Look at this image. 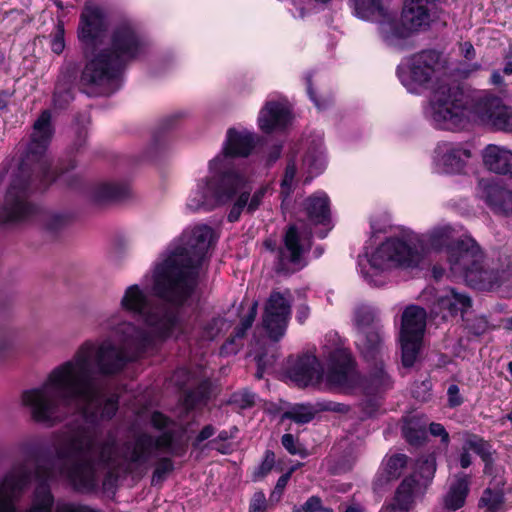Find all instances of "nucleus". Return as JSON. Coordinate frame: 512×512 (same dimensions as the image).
Listing matches in <instances>:
<instances>
[{
	"mask_svg": "<svg viewBox=\"0 0 512 512\" xmlns=\"http://www.w3.org/2000/svg\"><path fill=\"white\" fill-rule=\"evenodd\" d=\"M98 430L94 426L69 424L53 434L55 457L49 467L38 465L37 475L43 479L65 477L78 489H92L97 484L100 468L111 477L122 473L146 470L155 458L169 451L172 435L164 432L157 439L138 435L122 448L109 435L97 444Z\"/></svg>",
	"mask_w": 512,
	"mask_h": 512,
	"instance_id": "nucleus-1",
	"label": "nucleus"
},
{
	"mask_svg": "<svg viewBox=\"0 0 512 512\" xmlns=\"http://www.w3.org/2000/svg\"><path fill=\"white\" fill-rule=\"evenodd\" d=\"M120 308L132 316H138L143 327L123 320L119 313L109 316L103 323L112 337L84 342L70 362L62 366L65 372L79 371L92 356L97 369L104 374L124 370L127 364L158 342L181 330L178 309L170 304H154L150 295L139 285L128 286L120 299Z\"/></svg>",
	"mask_w": 512,
	"mask_h": 512,
	"instance_id": "nucleus-2",
	"label": "nucleus"
},
{
	"mask_svg": "<svg viewBox=\"0 0 512 512\" xmlns=\"http://www.w3.org/2000/svg\"><path fill=\"white\" fill-rule=\"evenodd\" d=\"M69 362L54 367L40 385L22 393L21 403L30 418L47 427L64 422L74 410L92 423L111 419L118 410V400L114 396L103 399L97 376L112 377L123 370L113 374L101 373L91 356L80 372H65L62 366Z\"/></svg>",
	"mask_w": 512,
	"mask_h": 512,
	"instance_id": "nucleus-3",
	"label": "nucleus"
},
{
	"mask_svg": "<svg viewBox=\"0 0 512 512\" xmlns=\"http://www.w3.org/2000/svg\"><path fill=\"white\" fill-rule=\"evenodd\" d=\"M215 240L214 231L207 225L186 230L178 246L157 266L154 292L170 302L183 303L194 291L202 264Z\"/></svg>",
	"mask_w": 512,
	"mask_h": 512,
	"instance_id": "nucleus-4",
	"label": "nucleus"
},
{
	"mask_svg": "<svg viewBox=\"0 0 512 512\" xmlns=\"http://www.w3.org/2000/svg\"><path fill=\"white\" fill-rule=\"evenodd\" d=\"M253 147L251 133L229 129L223 152L210 161L209 169L213 175L197 183L189 195L187 207L192 211H210L230 202L247 183L246 175L232 166L231 158L248 156Z\"/></svg>",
	"mask_w": 512,
	"mask_h": 512,
	"instance_id": "nucleus-5",
	"label": "nucleus"
},
{
	"mask_svg": "<svg viewBox=\"0 0 512 512\" xmlns=\"http://www.w3.org/2000/svg\"><path fill=\"white\" fill-rule=\"evenodd\" d=\"M447 261L451 272L470 287L492 290L500 284L499 271L486 267L484 251L470 236H464L448 247Z\"/></svg>",
	"mask_w": 512,
	"mask_h": 512,
	"instance_id": "nucleus-6",
	"label": "nucleus"
},
{
	"mask_svg": "<svg viewBox=\"0 0 512 512\" xmlns=\"http://www.w3.org/2000/svg\"><path fill=\"white\" fill-rule=\"evenodd\" d=\"M432 118L438 127L455 130L474 118L473 103L458 85L442 83L431 96Z\"/></svg>",
	"mask_w": 512,
	"mask_h": 512,
	"instance_id": "nucleus-7",
	"label": "nucleus"
},
{
	"mask_svg": "<svg viewBox=\"0 0 512 512\" xmlns=\"http://www.w3.org/2000/svg\"><path fill=\"white\" fill-rule=\"evenodd\" d=\"M437 0H406L400 21L385 20L379 29L390 45L410 37L413 33L427 29L436 15Z\"/></svg>",
	"mask_w": 512,
	"mask_h": 512,
	"instance_id": "nucleus-8",
	"label": "nucleus"
},
{
	"mask_svg": "<svg viewBox=\"0 0 512 512\" xmlns=\"http://www.w3.org/2000/svg\"><path fill=\"white\" fill-rule=\"evenodd\" d=\"M52 136L51 114L45 110L33 125L31 140L20 164L22 174L32 172L40 176L45 184H49L55 179L54 173L50 171L52 162L46 155Z\"/></svg>",
	"mask_w": 512,
	"mask_h": 512,
	"instance_id": "nucleus-9",
	"label": "nucleus"
},
{
	"mask_svg": "<svg viewBox=\"0 0 512 512\" xmlns=\"http://www.w3.org/2000/svg\"><path fill=\"white\" fill-rule=\"evenodd\" d=\"M87 58L80 77L85 92L89 95L114 92L118 88L116 82L124 65L104 49H95Z\"/></svg>",
	"mask_w": 512,
	"mask_h": 512,
	"instance_id": "nucleus-10",
	"label": "nucleus"
},
{
	"mask_svg": "<svg viewBox=\"0 0 512 512\" xmlns=\"http://www.w3.org/2000/svg\"><path fill=\"white\" fill-rule=\"evenodd\" d=\"M421 259L422 253L411 243L400 238H389L367 257L369 269L364 274L372 280L374 275L394 268L416 267Z\"/></svg>",
	"mask_w": 512,
	"mask_h": 512,
	"instance_id": "nucleus-11",
	"label": "nucleus"
},
{
	"mask_svg": "<svg viewBox=\"0 0 512 512\" xmlns=\"http://www.w3.org/2000/svg\"><path fill=\"white\" fill-rule=\"evenodd\" d=\"M447 68V59L436 50H423L409 58L406 68L398 70L402 84L412 93L427 88Z\"/></svg>",
	"mask_w": 512,
	"mask_h": 512,
	"instance_id": "nucleus-12",
	"label": "nucleus"
},
{
	"mask_svg": "<svg viewBox=\"0 0 512 512\" xmlns=\"http://www.w3.org/2000/svg\"><path fill=\"white\" fill-rule=\"evenodd\" d=\"M324 349L327 358L326 385L343 391L357 387L361 379L349 351L338 343L334 347L325 345Z\"/></svg>",
	"mask_w": 512,
	"mask_h": 512,
	"instance_id": "nucleus-13",
	"label": "nucleus"
},
{
	"mask_svg": "<svg viewBox=\"0 0 512 512\" xmlns=\"http://www.w3.org/2000/svg\"><path fill=\"white\" fill-rule=\"evenodd\" d=\"M292 294L289 290L272 291L264 304L262 327L268 337L278 342L286 333L291 316Z\"/></svg>",
	"mask_w": 512,
	"mask_h": 512,
	"instance_id": "nucleus-14",
	"label": "nucleus"
},
{
	"mask_svg": "<svg viewBox=\"0 0 512 512\" xmlns=\"http://www.w3.org/2000/svg\"><path fill=\"white\" fill-rule=\"evenodd\" d=\"M474 118L491 128L512 133V107L490 93H484L474 99Z\"/></svg>",
	"mask_w": 512,
	"mask_h": 512,
	"instance_id": "nucleus-15",
	"label": "nucleus"
},
{
	"mask_svg": "<svg viewBox=\"0 0 512 512\" xmlns=\"http://www.w3.org/2000/svg\"><path fill=\"white\" fill-rule=\"evenodd\" d=\"M28 183L21 178H15L4 199L2 219L4 221H22L34 212V206L28 202Z\"/></svg>",
	"mask_w": 512,
	"mask_h": 512,
	"instance_id": "nucleus-16",
	"label": "nucleus"
},
{
	"mask_svg": "<svg viewBox=\"0 0 512 512\" xmlns=\"http://www.w3.org/2000/svg\"><path fill=\"white\" fill-rule=\"evenodd\" d=\"M106 50L125 65L143 51V43L129 23H121L114 28L111 36V47Z\"/></svg>",
	"mask_w": 512,
	"mask_h": 512,
	"instance_id": "nucleus-17",
	"label": "nucleus"
},
{
	"mask_svg": "<svg viewBox=\"0 0 512 512\" xmlns=\"http://www.w3.org/2000/svg\"><path fill=\"white\" fill-rule=\"evenodd\" d=\"M105 14L98 5L87 2L81 13L79 39L87 46H96L106 30Z\"/></svg>",
	"mask_w": 512,
	"mask_h": 512,
	"instance_id": "nucleus-18",
	"label": "nucleus"
},
{
	"mask_svg": "<svg viewBox=\"0 0 512 512\" xmlns=\"http://www.w3.org/2000/svg\"><path fill=\"white\" fill-rule=\"evenodd\" d=\"M482 198L499 215L512 217V191L489 179L479 181Z\"/></svg>",
	"mask_w": 512,
	"mask_h": 512,
	"instance_id": "nucleus-19",
	"label": "nucleus"
},
{
	"mask_svg": "<svg viewBox=\"0 0 512 512\" xmlns=\"http://www.w3.org/2000/svg\"><path fill=\"white\" fill-rule=\"evenodd\" d=\"M289 375L299 386H318L323 379V370L315 355L305 354L290 368Z\"/></svg>",
	"mask_w": 512,
	"mask_h": 512,
	"instance_id": "nucleus-20",
	"label": "nucleus"
},
{
	"mask_svg": "<svg viewBox=\"0 0 512 512\" xmlns=\"http://www.w3.org/2000/svg\"><path fill=\"white\" fill-rule=\"evenodd\" d=\"M248 183L249 181L247 180L245 187L239 189L232 197L233 199L236 194L239 193L228 213L227 219L229 222L238 221L244 210L249 214L254 213L260 207L264 197L269 192V186L265 185L254 191L253 195L251 196L247 190Z\"/></svg>",
	"mask_w": 512,
	"mask_h": 512,
	"instance_id": "nucleus-21",
	"label": "nucleus"
},
{
	"mask_svg": "<svg viewBox=\"0 0 512 512\" xmlns=\"http://www.w3.org/2000/svg\"><path fill=\"white\" fill-rule=\"evenodd\" d=\"M289 120L290 111L287 105L276 101L267 102L258 118L260 128L267 133L285 127Z\"/></svg>",
	"mask_w": 512,
	"mask_h": 512,
	"instance_id": "nucleus-22",
	"label": "nucleus"
},
{
	"mask_svg": "<svg viewBox=\"0 0 512 512\" xmlns=\"http://www.w3.org/2000/svg\"><path fill=\"white\" fill-rule=\"evenodd\" d=\"M482 156L483 163L488 170L512 176V150L504 146L489 144L484 148Z\"/></svg>",
	"mask_w": 512,
	"mask_h": 512,
	"instance_id": "nucleus-23",
	"label": "nucleus"
},
{
	"mask_svg": "<svg viewBox=\"0 0 512 512\" xmlns=\"http://www.w3.org/2000/svg\"><path fill=\"white\" fill-rule=\"evenodd\" d=\"M472 305L469 295L459 292L455 288H448L440 295L435 303L434 310L436 313L446 312L448 315L454 316L458 313H465Z\"/></svg>",
	"mask_w": 512,
	"mask_h": 512,
	"instance_id": "nucleus-24",
	"label": "nucleus"
},
{
	"mask_svg": "<svg viewBox=\"0 0 512 512\" xmlns=\"http://www.w3.org/2000/svg\"><path fill=\"white\" fill-rule=\"evenodd\" d=\"M470 491V476L466 473L454 475L448 491L443 498L444 508L448 511H456L465 505Z\"/></svg>",
	"mask_w": 512,
	"mask_h": 512,
	"instance_id": "nucleus-25",
	"label": "nucleus"
},
{
	"mask_svg": "<svg viewBox=\"0 0 512 512\" xmlns=\"http://www.w3.org/2000/svg\"><path fill=\"white\" fill-rule=\"evenodd\" d=\"M439 162L446 173H461L471 157L469 149L460 145H444Z\"/></svg>",
	"mask_w": 512,
	"mask_h": 512,
	"instance_id": "nucleus-26",
	"label": "nucleus"
},
{
	"mask_svg": "<svg viewBox=\"0 0 512 512\" xmlns=\"http://www.w3.org/2000/svg\"><path fill=\"white\" fill-rule=\"evenodd\" d=\"M426 327V311L417 306L407 307L402 315L400 335L423 338Z\"/></svg>",
	"mask_w": 512,
	"mask_h": 512,
	"instance_id": "nucleus-27",
	"label": "nucleus"
},
{
	"mask_svg": "<svg viewBox=\"0 0 512 512\" xmlns=\"http://www.w3.org/2000/svg\"><path fill=\"white\" fill-rule=\"evenodd\" d=\"M423 492L424 489L421 487L420 481L415 479V475H409L398 486L393 502L390 504H395L402 511L409 512L414 504L415 497Z\"/></svg>",
	"mask_w": 512,
	"mask_h": 512,
	"instance_id": "nucleus-28",
	"label": "nucleus"
},
{
	"mask_svg": "<svg viewBox=\"0 0 512 512\" xmlns=\"http://www.w3.org/2000/svg\"><path fill=\"white\" fill-rule=\"evenodd\" d=\"M357 345L367 359H374L377 355H381L384 349L381 327L375 325L367 331H361Z\"/></svg>",
	"mask_w": 512,
	"mask_h": 512,
	"instance_id": "nucleus-29",
	"label": "nucleus"
},
{
	"mask_svg": "<svg viewBox=\"0 0 512 512\" xmlns=\"http://www.w3.org/2000/svg\"><path fill=\"white\" fill-rule=\"evenodd\" d=\"M409 458L405 454H394L384 459L382 473L377 479V483L382 484L398 479L408 465Z\"/></svg>",
	"mask_w": 512,
	"mask_h": 512,
	"instance_id": "nucleus-30",
	"label": "nucleus"
},
{
	"mask_svg": "<svg viewBox=\"0 0 512 512\" xmlns=\"http://www.w3.org/2000/svg\"><path fill=\"white\" fill-rule=\"evenodd\" d=\"M504 481L497 483V488H486L479 499L478 506L484 509V512H503L504 493L500 486H504Z\"/></svg>",
	"mask_w": 512,
	"mask_h": 512,
	"instance_id": "nucleus-31",
	"label": "nucleus"
},
{
	"mask_svg": "<svg viewBox=\"0 0 512 512\" xmlns=\"http://www.w3.org/2000/svg\"><path fill=\"white\" fill-rule=\"evenodd\" d=\"M453 234L454 229L449 225L436 227L426 235V244L434 250L445 249L448 255V247L455 243Z\"/></svg>",
	"mask_w": 512,
	"mask_h": 512,
	"instance_id": "nucleus-32",
	"label": "nucleus"
},
{
	"mask_svg": "<svg viewBox=\"0 0 512 512\" xmlns=\"http://www.w3.org/2000/svg\"><path fill=\"white\" fill-rule=\"evenodd\" d=\"M306 211L315 223H324L329 218V200L326 195H314L306 200Z\"/></svg>",
	"mask_w": 512,
	"mask_h": 512,
	"instance_id": "nucleus-33",
	"label": "nucleus"
},
{
	"mask_svg": "<svg viewBox=\"0 0 512 512\" xmlns=\"http://www.w3.org/2000/svg\"><path fill=\"white\" fill-rule=\"evenodd\" d=\"M285 251L281 252V260H288L291 263H298L302 253L299 244V237L295 226H290L285 235Z\"/></svg>",
	"mask_w": 512,
	"mask_h": 512,
	"instance_id": "nucleus-34",
	"label": "nucleus"
},
{
	"mask_svg": "<svg viewBox=\"0 0 512 512\" xmlns=\"http://www.w3.org/2000/svg\"><path fill=\"white\" fill-rule=\"evenodd\" d=\"M435 471V458L433 456H428L417 461L415 471L411 475H415V479L420 481L421 487L425 490L433 479Z\"/></svg>",
	"mask_w": 512,
	"mask_h": 512,
	"instance_id": "nucleus-35",
	"label": "nucleus"
},
{
	"mask_svg": "<svg viewBox=\"0 0 512 512\" xmlns=\"http://www.w3.org/2000/svg\"><path fill=\"white\" fill-rule=\"evenodd\" d=\"M422 338H413L400 335L402 363L405 367H412L416 362Z\"/></svg>",
	"mask_w": 512,
	"mask_h": 512,
	"instance_id": "nucleus-36",
	"label": "nucleus"
},
{
	"mask_svg": "<svg viewBox=\"0 0 512 512\" xmlns=\"http://www.w3.org/2000/svg\"><path fill=\"white\" fill-rule=\"evenodd\" d=\"M317 410L310 404H296L282 414V419H289L297 424H306L316 415Z\"/></svg>",
	"mask_w": 512,
	"mask_h": 512,
	"instance_id": "nucleus-37",
	"label": "nucleus"
},
{
	"mask_svg": "<svg viewBox=\"0 0 512 512\" xmlns=\"http://www.w3.org/2000/svg\"><path fill=\"white\" fill-rule=\"evenodd\" d=\"M125 194V187L117 183H101L94 187L93 198L101 202L111 199H117Z\"/></svg>",
	"mask_w": 512,
	"mask_h": 512,
	"instance_id": "nucleus-38",
	"label": "nucleus"
},
{
	"mask_svg": "<svg viewBox=\"0 0 512 512\" xmlns=\"http://www.w3.org/2000/svg\"><path fill=\"white\" fill-rule=\"evenodd\" d=\"M356 15L359 18L369 20L375 15H383L380 0H352Z\"/></svg>",
	"mask_w": 512,
	"mask_h": 512,
	"instance_id": "nucleus-39",
	"label": "nucleus"
},
{
	"mask_svg": "<svg viewBox=\"0 0 512 512\" xmlns=\"http://www.w3.org/2000/svg\"><path fill=\"white\" fill-rule=\"evenodd\" d=\"M70 223V217L63 213L49 212L43 215L42 225L45 230L56 233Z\"/></svg>",
	"mask_w": 512,
	"mask_h": 512,
	"instance_id": "nucleus-40",
	"label": "nucleus"
},
{
	"mask_svg": "<svg viewBox=\"0 0 512 512\" xmlns=\"http://www.w3.org/2000/svg\"><path fill=\"white\" fill-rule=\"evenodd\" d=\"M463 448H466V451L473 450L476 452L482 460H489V453L491 451V446L488 442L484 441L482 438L476 435H467Z\"/></svg>",
	"mask_w": 512,
	"mask_h": 512,
	"instance_id": "nucleus-41",
	"label": "nucleus"
},
{
	"mask_svg": "<svg viewBox=\"0 0 512 512\" xmlns=\"http://www.w3.org/2000/svg\"><path fill=\"white\" fill-rule=\"evenodd\" d=\"M354 322L359 329L364 331L370 326L378 325L376 323V314L374 310L368 306H358L355 310Z\"/></svg>",
	"mask_w": 512,
	"mask_h": 512,
	"instance_id": "nucleus-42",
	"label": "nucleus"
},
{
	"mask_svg": "<svg viewBox=\"0 0 512 512\" xmlns=\"http://www.w3.org/2000/svg\"><path fill=\"white\" fill-rule=\"evenodd\" d=\"M275 466V454L271 450L265 451L261 464L253 472V480L259 481L266 477Z\"/></svg>",
	"mask_w": 512,
	"mask_h": 512,
	"instance_id": "nucleus-43",
	"label": "nucleus"
},
{
	"mask_svg": "<svg viewBox=\"0 0 512 512\" xmlns=\"http://www.w3.org/2000/svg\"><path fill=\"white\" fill-rule=\"evenodd\" d=\"M258 303L254 302L246 315L241 319L240 325L235 328L234 339L244 337L246 331L251 328L257 316Z\"/></svg>",
	"mask_w": 512,
	"mask_h": 512,
	"instance_id": "nucleus-44",
	"label": "nucleus"
},
{
	"mask_svg": "<svg viewBox=\"0 0 512 512\" xmlns=\"http://www.w3.org/2000/svg\"><path fill=\"white\" fill-rule=\"evenodd\" d=\"M73 100V93L68 85H57L54 93V106L59 109L66 108Z\"/></svg>",
	"mask_w": 512,
	"mask_h": 512,
	"instance_id": "nucleus-45",
	"label": "nucleus"
},
{
	"mask_svg": "<svg viewBox=\"0 0 512 512\" xmlns=\"http://www.w3.org/2000/svg\"><path fill=\"white\" fill-rule=\"evenodd\" d=\"M207 395L203 390L190 391L185 395L184 406L186 410L196 409L206 404Z\"/></svg>",
	"mask_w": 512,
	"mask_h": 512,
	"instance_id": "nucleus-46",
	"label": "nucleus"
},
{
	"mask_svg": "<svg viewBox=\"0 0 512 512\" xmlns=\"http://www.w3.org/2000/svg\"><path fill=\"white\" fill-rule=\"evenodd\" d=\"M230 403L240 409L250 408L255 403V394L249 391H240L232 394Z\"/></svg>",
	"mask_w": 512,
	"mask_h": 512,
	"instance_id": "nucleus-47",
	"label": "nucleus"
},
{
	"mask_svg": "<svg viewBox=\"0 0 512 512\" xmlns=\"http://www.w3.org/2000/svg\"><path fill=\"white\" fill-rule=\"evenodd\" d=\"M296 175V166L293 162L288 163L284 177L281 182V193L285 196L292 192L293 182Z\"/></svg>",
	"mask_w": 512,
	"mask_h": 512,
	"instance_id": "nucleus-48",
	"label": "nucleus"
},
{
	"mask_svg": "<svg viewBox=\"0 0 512 512\" xmlns=\"http://www.w3.org/2000/svg\"><path fill=\"white\" fill-rule=\"evenodd\" d=\"M371 383L375 389L386 388L390 385V377L384 370L383 364L377 365L371 375Z\"/></svg>",
	"mask_w": 512,
	"mask_h": 512,
	"instance_id": "nucleus-49",
	"label": "nucleus"
},
{
	"mask_svg": "<svg viewBox=\"0 0 512 512\" xmlns=\"http://www.w3.org/2000/svg\"><path fill=\"white\" fill-rule=\"evenodd\" d=\"M173 470V463L168 458H162L157 463L155 471L153 473L152 482L161 481L169 472Z\"/></svg>",
	"mask_w": 512,
	"mask_h": 512,
	"instance_id": "nucleus-50",
	"label": "nucleus"
},
{
	"mask_svg": "<svg viewBox=\"0 0 512 512\" xmlns=\"http://www.w3.org/2000/svg\"><path fill=\"white\" fill-rule=\"evenodd\" d=\"M281 443L290 454L304 456V449L292 434H284L281 438Z\"/></svg>",
	"mask_w": 512,
	"mask_h": 512,
	"instance_id": "nucleus-51",
	"label": "nucleus"
},
{
	"mask_svg": "<svg viewBox=\"0 0 512 512\" xmlns=\"http://www.w3.org/2000/svg\"><path fill=\"white\" fill-rule=\"evenodd\" d=\"M294 469L291 468L288 472H286L285 474H283L277 481L276 485H275V488L274 490L272 491V493L270 494V500L271 501H279L283 492H284V489L289 481V479L291 478V475L293 473Z\"/></svg>",
	"mask_w": 512,
	"mask_h": 512,
	"instance_id": "nucleus-52",
	"label": "nucleus"
},
{
	"mask_svg": "<svg viewBox=\"0 0 512 512\" xmlns=\"http://www.w3.org/2000/svg\"><path fill=\"white\" fill-rule=\"evenodd\" d=\"M65 48L64 42V28L61 23H58L56 31L51 40V49L54 53L60 54Z\"/></svg>",
	"mask_w": 512,
	"mask_h": 512,
	"instance_id": "nucleus-53",
	"label": "nucleus"
},
{
	"mask_svg": "<svg viewBox=\"0 0 512 512\" xmlns=\"http://www.w3.org/2000/svg\"><path fill=\"white\" fill-rule=\"evenodd\" d=\"M267 500L262 491L254 493L249 505V512H266Z\"/></svg>",
	"mask_w": 512,
	"mask_h": 512,
	"instance_id": "nucleus-54",
	"label": "nucleus"
},
{
	"mask_svg": "<svg viewBox=\"0 0 512 512\" xmlns=\"http://www.w3.org/2000/svg\"><path fill=\"white\" fill-rule=\"evenodd\" d=\"M448 403L451 407H456L462 404L463 399L460 396L459 387L455 384L450 385L447 391Z\"/></svg>",
	"mask_w": 512,
	"mask_h": 512,
	"instance_id": "nucleus-55",
	"label": "nucleus"
},
{
	"mask_svg": "<svg viewBox=\"0 0 512 512\" xmlns=\"http://www.w3.org/2000/svg\"><path fill=\"white\" fill-rule=\"evenodd\" d=\"M225 321L221 318L213 319L206 329V337L213 339L225 326Z\"/></svg>",
	"mask_w": 512,
	"mask_h": 512,
	"instance_id": "nucleus-56",
	"label": "nucleus"
},
{
	"mask_svg": "<svg viewBox=\"0 0 512 512\" xmlns=\"http://www.w3.org/2000/svg\"><path fill=\"white\" fill-rule=\"evenodd\" d=\"M429 431L433 436L441 437V441L445 444L449 442V434L445 430L444 426L440 423H431L429 426Z\"/></svg>",
	"mask_w": 512,
	"mask_h": 512,
	"instance_id": "nucleus-57",
	"label": "nucleus"
},
{
	"mask_svg": "<svg viewBox=\"0 0 512 512\" xmlns=\"http://www.w3.org/2000/svg\"><path fill=\"white\" fill-rule=\"evenodd\" d=\"M404 436L407 439V441L413 445H418L422 442L424 438V432L423 431H415L411 428L404 429Z\"/></svg>",
	"mask_w": 512,
	"mask_h": 512,
	"instance_id": "nucleus-58",
	"label": "nucleus"
},
{
	"mask_svg": "<svg viewBox=\"0 0 512 512\" xmlns=\"http://www.w3.org/2000/svg\"><path fill=\"white\" fill-rule=\"evenodd\" d=\"M305 512H315L321 510V499L316 496L310 497L302 506Z\"/></svg>",
	"mask_w": 512,
	"mask_h": 512,
	"instance_id": "nucleus-59",
	"label": "nucleus"
},
{
	"mask_svg": "<svg viewBox=\"0 0 512 512\" xmlns=\"http://www.w3.org/2000/svg\"><path fill=\"white\" fill-rule=\"evenodd\" d=\"M151 423L155 428L162 429L167 426L168 418L164 416L162 413L154 412L151 415Z\"/></svg>",
	"mask_w": 512,
	"mask_h": 512,
	"instance_id": "nucleus-60",
	"label": "nucleus"
},
{
	"mask_svg": "<svg viewBox=\"0 0 512 512\" xmlns=\"http://www.w3.org/2000/svg\"><path fill=\"white\" fill-rule=\"evenodd\" d=\"M461 54L468 60L475 57V49L470 42H464L460 45Z\"/></svg>",
	"mask_w": 512,
	"mask_h": 512,
	"instance_id": "nucleus-61",
	"label": "nucleus"
},
{
	"mask_svg": "<svg viewBox=\"0 0 512 512\" xmlns=\"http://www.w3.org/2000/svg\"><path fill=\"white\" fill-rule=\"evenodd\" d=\"M215 433V429L212 425H206L201 431L200 433L198 434L197 438H196V442L197 444L198 443H201L202 441L210 438L211 436H213Z\"/></svg>",
	"mask_w": 512,
	"mask_h": 512,
	"instance_id": "nucleus-62",
	"label": "nucleus"
},
{
	"mask_svg": "<svg viewBox=\"0 0 512 512\" xmlns=\"http://www.w3.org/2000/svg\"><path fill=\"white\" fill-rule=\"evenodd\" d=\"M305 163H308L311 172L318 173L324 168V163L321 159H316L312 163L310 157H306Z\"/></svg>",
	"mask_w": 512,
	"mask_h": 512,
	"instance_id": "nucleus-63",
	"label": "nucleus"
},
{
	"mask_svg": "<svg viewBox=\"0 0 512 512\" xmlns=\"http://www.w3.org/2000/svg\"><path fill=\"white\" fill-rule=\"evenodd\" d=\"M460 466L463 469L468 468L471 465V455L468 451H466V448H462V452L460 454Z\"/></svg>",
	"mask_w": 512,
	"mask_h": 512,
	"instance_id": "nucleus-64",
	"label": "nucleus"
}]
</instances>
